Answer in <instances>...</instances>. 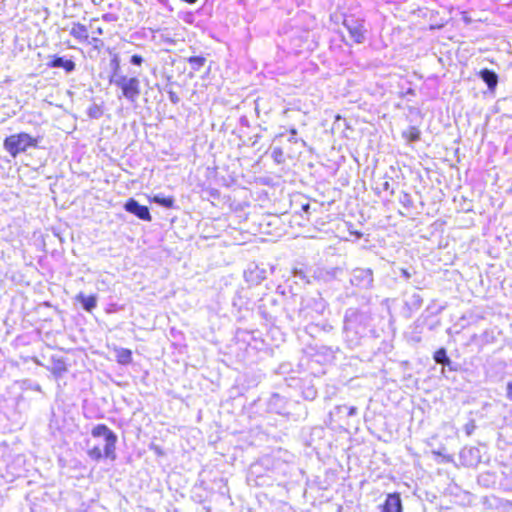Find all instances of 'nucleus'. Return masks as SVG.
<instances>
[{"mask_svg":"<svg viewBox=\"0 0 512 512\" xmlns=\"http://www.w3.org/2000/svg\"><path fill=\"white\" fill-rule=\"evenodd\" d=\"M111 83L115 84L122 91V96L131 103H136L140 96V81L137 77H130L115 70Z\"/></svg>","mask_w":512,"mask_h":512,"instance_id":"1","label":"nucleus"},{"mask_svg":"<svg viewBox=\"0 0 512 512\" xmlns=\"http://www.w3.org/2000/svg\"><path fill=\"white\" fill-rule=\"evenodd\" d=\"M37 139L27 133L13 134L4 140L5 150L13 157L25 152L30 147L37 146Z\"/></svg>","mask_w":512,"mask_h":512,"instance_id":"2","label":"nucleus"},{"mask_svg":"<svg viewBox=\"0 0 512 512\" xmlns=\"http://www.w3.org/2000/svg\"><path fill=\"white\" fill-rule=\"evenodd\" d=\"M92 435L94 437L104 439V455L106 458L114 460L116 458L115 454V444L117 441L116 435L106 426V425H97L92 430Z\"/></svg>","mask_w":512,"mask_h":512,"instance_id":"3","label":"nucleus"},{"mask_svg":"<svg viewBox=\"0 0 512 512\" xmlns=\"http://www.w3.org/2000/svg\"><path fill=\"white\" fill-rule=\"evenodd\" d=\"M343 26L348 31L350 38L356 42H363L365 30L363 28V21L354 15L345 16L343 19Z\"/></svg>","mask_w":512,"mask_h":512,"instance_id":"4","label":"nucleus"},{"mask_svg":"<svg viewBox=\"0 0 512 512\" xmlns=\"http://www.w3.org/2000/svg\"><path fill=\"white\" fill-rule=\"evenodd\" d=\"M124 207L127 212L136 215L138 218H140L142 220H145V221L151 220V215H150L148 207L140 205L136 200H134L132 198L129 199L125 203Z\"/></svg>","mask_w":512,"mask_h":512,"instance_id":"5","label":"nucleus"},{"mask_svg":"<svg viewBox=\"0 0 512 512\" xmlns=\"http://www.w3.org/2000/svg\"><path fill=\"white\" fill-rule=\"evenodd\" d=\"M383 512H402V503L399 494L393 493L387 496L383 506Z\"/></svg>","mask_w":512,"mask_h":512,"instance_id":"6","label":"nucleus"},{"mask_svg":"<svg viewBox=\"0 0 512 512\" xmlns=\"http://www.w3.org/2000/svg\"><path fill=\"white\" fill-rule=\"evenodd\" d=\"M482 81L487 85L488 91L493 94L498 84V75L491 70L482 69Z\"/></svg>","mask_w":512,"mask_h":512,"instance_id":"7","label":"nucleus"},{"mask_svg":"<svg viewBox=\"0 0 512 512\" xmlns=\"http://www.w3.org/2000/svg\"><path fill=\"white\" fill-rule=\"evenodd\" d=\"M70 35L80 42H85L89 38L87 27L80 23H73Z\"/></svg>","mask_w":512,"mask_h":512,"instance_id":"8","label":"nucleus"},{"mask_svg":"<svg viewBox=\"0 0 512 512\" xmlns=\"http://www.w3.org/2000/svg\"><path fill=\"white\" fill-rule=\"evenodd\" d=\"M115 357L118 363L126 365L131 363L132 361V352L129 349L115 347L114 348Z\"/></svg>","mask_w":512,"mask_h":512,"instance_id":"9","label":"nucleus"},{"mask_svg":"<svg viewBox=\"0 0 512 512\" xmlns=\"http://www.w3.org/2000/svg\"><path fill=\"white\" fill-rule=\"evenodd\" d=\"M77 300L82 304L86 311H92L96 307L97 299L95 296H85L83 293L77 295Z\"/></svg>","mask_w":512,"mask_h":512,"instance_id":"10","label":"nucleus"},{"mask_svg":"<svg viewBox=\"0 0 512 512\" xmlns=\"http://www.w3.org/2000/svg\"><path fill=\"white\" fill-rule=\"evenodd\" d=\"M354 278L361 279L364 285H370L373 281L372 271L369 269H357L354 271Z\"/></svg>","mask_w":512,"mask_h":512,"instance_id":"11","label":"nucleus"},{"mask_svg":"<svg viewBox=\"0 0 512 512\" xmlns=\"http://www.w3.org/2000/svg\"><path fill=\"white\" fill-rule=\"evenodd\" d=\"M434 360L436 363L442 364L443 366H450L451 360L446 354V350L441 348L437 350L434 354Z\"/></svg>","mask_w":512,"mask_h":512,"instance_id":"12","label":"nucleus"},{"mask_svg":"<svg viewBox=\"0 0 512 512\" xmlns=\"http://www.w3.org/2000/svg\"><path fill=\"white\" fill-rule=\"evenodd\" d=\"M404 136L406 137V139L408 141L414 142V141L419 140L420 131L415 127H411V128H409L408 131L404 132Z\"/></svg>","mask_w":512,"mask_h":512,"instance_id":"13","label":"nucleus"},{"mask_svg":"<svg viewBox=\"0 0 512 512\" xmlns=\"http://www.w3.org/2000/svg\"><path fill=\"white\" fill-rule=\"evenodd\" d=\"M88 455L94 460H99L103 456H105L104 449H102L99 445L94 446L91 449H89Z\"/></svg>","mask_w":512,"mask_h":512,"instance_id":"14","label":"nucleus"},{"mask_svg":"<svg viewBox=\"0 0 512 512\" xmlns=\"http://www.w3.org/2000/svg\"><path fill=\"white\" fill-rule=\"evenodd\" d=\"M103 114V110L102 108L97 105V104H93L91 105L89 108H88V115L91 117V118H95V119H98L102 116Z\"/></svg>","mask_w":512,"mask_h":512,"instance_id":"15","label":"nucleus"},{"mask_svg":"<svg viewBox=\"0 0 512 512\" xmlns=\"http://www.w3.org/2000/svg\"><path fill=\"white\" fill-rule=\"evenodd\" d=\"M153 200H154V202H156L164 207H171L173 205L172 198H166V197H161V196L157 195L154 197Z\"/></svg>","mask_w":512,"mask_h":512,"instance_id":"16","label":"nucleus"},{"mask_svg":"<svg viewBox=\"0 0 512 512\" xmlns=\"http://www.w3.org/2000/svg\"><path fill=\"white\" fill-rule=\"evenodd\" d=\"M97 22L96 19H93L91 22H90V29H91V32L93 35L97 34V35H102L103 34V30L101 27L99 26H96L95 23Z\"/></svg>","mask_w":512,"mask_h":512,"instance_id":"17","label":"nucleus"},{"mask_svg":"<svg viewBox=\"0 0 512 512\" xmlns=\"http://www.w3.org/2000/svg\"><path fill=\"white\" fill-rule=\"evenodd\" d=\"M102 18L106 22H114V21H117V19H118L117 16L112 13H106L102 16Z\"/></svg>","mask_w":512,"mask_h":512,"instance_id":"18","label":"nucleus"},{"mask_svg":"<svg viewBox=\"0 0 512 512\" xmlns=\"http://www.w3.org/2000/svg\"><path fill=\"white\" fill-rule=\"evenodd\" d=\"M49 64L56 65V64H74V63L71 60L64 61L62 58H57V59L51 61Z\"/></svg>","mask_w":512,"mask_h":512,"instance_id":"19","label":"nucleus"},{"mask_svg":"<svg viewBox=\"0 0 512 512\" xmlns=\"http://www.w3.org/2000/svg\"><path fill=\"white\" fill-rule=\"evenodd\" d=\"M339 410L341 409H345V410H348V416H353L356 414V407H347V406H341V407H338Z\"/></svg>","mask_w":512,"mask_h":512,"instance_id":"20","label":"nucleus"},{"mask_svg":"<svg viewBox=\"0 0 512 512\" xmlns=\"http://www.w3.org/2000/svg\"><path fill=\"white\" fill-rule=\"evenodd\" d=\"M143 61L142 57L139 55H133L130 59L131 64H141Z\"/></svg>","mask_w":512,"mask_h":512,"instance_id":"21","label":"nucleus"},{"mask_svg":"<svg viewBox=\"0 0 512 512\" xmlns=\"http://www.w3.org/2000/svg\"><path fill=\"white\" fill-rule=\"evenodd\" d=\"M476 429V425L475 423L473 422L471 425L470 424H467L465 426V431H466V434L467 435H470L474 430Z\"/></svg>","mask_w":512,"mask_h":512,"instance_id":"22","label":"nucleus"},{"mask_svg":"<svg viewBox=\"0 0 512 512\" xmlns=\"http://www.w3.org/2000/svg\"><path fill=\"white\" fill-rule=\"evenodd\" d=\"M506 395H507V398L512 401V381L508 382V384H507Z\"/></svg>","mask_w":512,"mask_h":512,"instance_id":"23","label":"nucleus"},{"mask_svg":"<svg viewBox=\"0 0 512 512\" xmlns=\"http://www.w3.org/2000/svg\"><path fill=\"white\" fill-rule=\"evenodd\" d=\"M467 453H472V449H471V448H470V449H466V448H465V449H463V451L461 452V456H462L463 458H465V456H466V454H467Z\"/></svg>","mask_w":512,"mask_h":512,"instance_id":"24","label":"nucleus"},{"mask_svg":"<svg viewBox=\"0 0 512 512\" xmlns=\"http://www.w3.org/2000/svg\"><path fill=\"white\" fill-rule=\"evenodd\" d=\"M482 61H488L490 62L491 64H495V61L494 59L490 58L489 56H485L482 58Z\"/></svg>","mask_w":512,"mask_h":512,"instance_id":"25","label":"nucleus"},{"mask_svg":"<svg viewBox=\"0 0 512 512\" xmlns=\"http://www.w3.org/2000/svg\"><path fill=\"white\" fill-rule=\"evenodd\" d=\"M64 67L66 68L67 73L71 72L74 68V66H72V65L64 66Z\"/></svg>","mask_w":512,"mask_h":512,"instance_id":"26","label":"nucleus"},{"mask_svg":"<svg viewBox=\"0 0 512 512\" xmlns=\"http://www.w3.org/2000/svg\"><path fill=\"white\" fill-rule=\"evenodd\" d=\"M403 274L405 275V277H409V273L407 271L403 270Z\"/></svg>","mask_w":512,"mask_h":512,"instance_id":"27","label":"nucleus"},{"mask_svg":"<svg viewBox=\"0 0 512 512\" xmlns=\"http://www.w3.org/2000/svg\"><path fill=\"white\" fill-rule=\"evenodd\" d=\"M112 64H117V59H116V58H114V59L112 60Z\"/></svg>","mask_w":512,"mask_h":512,"instance_id":"28","label":"nucleus"},{"mask_svg":"<svg viewBox=\"0 0 512 512\" xmlns=\"http://www.w3.org/2000/svg\"><path fill=\"white\" fill-rule=\"evenodd\" d=\"M389 186L388 182L385 183V188L387 189Z\"/></svg>","mask_w":512,"mask_h":512,"instance_id":"29","label":"nucleus"}]
</instances>
